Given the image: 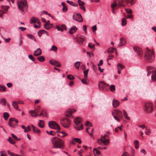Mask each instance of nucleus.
<instances>
[{
  "label": "nucleus",
  "mask_w": 156,
  "mask_h": 156,
  "mask_svg": "<svg viewBox=\"0 0 156 156\" xmlns=\"http://www.w3.org/2000/svg\"><path fill=\"white\" fill-rule=\"evenodd\" d=\"M51 143L53 144V148H59L63 149L65 147L64 141L61 139L55 137L52 138L51 140Z\"/></svg>",
  "instance_id": "1"
},
{
  "label": "nucleus",
  "mask_w": 156,
  "mask_h": 156,
  "mask_svg": "<svg viewBox=\"0 0 156 156\" xmlns=\"http://www.w3.org/2000/svg\"><path fill=\"white\" fill-rule=\"evenodd\" d=\"M144 57L145 60L147 62H151L154 58V51L153 50H150L147 48V50L144 54Z\"/></svg>",
  "instance_id": "2"
},
{
  "label": "nucleus",
  "mask_w": 156,
  "mask_h": 156,
  "mask_svg": "<svg viewBox=\"0 0 156 156\" xmlns=\"http://www.w3.org/2000/svg\"><path fill=\"white\" fill-rule=\"evenodd\" d=\"M144 110L147 114L151 113L154 110L153 105L151 101L145 102L144 105Z\"/></svg>",
  "instance_id": "3"
},
{
  "label": "nucleus",
  "mask_w": 156,
  "mask_h": 156,
  "mask_svg": "<svg viewBox=\"0 0 156 156\" xmlns=\"http://www.w3.org/2000/svg\"><path fill=\"white\" fill-rule=\"evenodd\" d=\"M81 119L80 117H77L74 119V127L77 130L82 129L83 128V125L81 122Z\"/></svg>",
  "instance_id": "4"
},
{
  "label": "nucleus",
  "mask_w": 156,
  "mask_h": 156,
  "mask_svg": "<svg viewBox=\"0 0 156 156\" xmlns=\"http://www.w3.org/2000/svg\"><path fill=\"white\" fill-rule=\"evenodd\" d=\"M147 75H150L152 72L151 80L152 81H156V69L151 66L147 67Z\"/></svg>",
  "instance_id": "5"
},
{
  "label": "nucleus",
  "mask_w": 156,
  "mask_h": 156,
  "mask_svg": "<svg viewBox=\"0 0 156 156\" xmlns=\"http://www.w3.org/2000/svg\"><path fill=\"white\" fill-rule=\"evenodd\" d=\"M114 119L119 122L123 117L122 112L119 110H115L112 113Z\"/></svg>",
  "instance_id": "6"
},
{
  "label": "nucleus",
  "mask_w": 156,
  "mask_h": 156,
  "mask_svg": "<svg viewBox=\"0 0 156 156\" xmlns=\"http://www.w3.org/2000/svg\"><path fill=\"white\" fill-rule=\"evenodd\" d=\"M17 2L18 7L20 10L23 11L24 9H27V2L25 0H18Z\"/></svg>",
  "instance_id": "7"
},
{
  "label": "nucleus",
  "mask_w": 156,
  "mask_h": 156,
  "mask_svg": "<svg viewBox=\"0 0 156 156\" xmlns=\"http://www.w3.org/2000/svg\"><path fill=\"white\" fill-rule=\"evenodd\" d=\"M118 2L121 6L124 7L125 5L123 4L124 2L129 6H132L135 3L136 0H118Z\"/></svg>",
  "instance_id": "8"
},
{
  "label": "nucleus",
  "mask_w": 156,
  "mask_h": 156,
  "mask_svg": "<svg viewBox=\"0 0 156 156\" xmlns=\"http://www.w3.org/2000/svg\"><path fill=\"white\" fill-rule=\"evenodd\" d=\"M61 124L64 127L68 128L70 124V120L67 118H61L60 120Z\"/></svg>",
  "instance_id": "9"
},
{
  "label": "nucleus",
  "mask_w": 156,
  "mask_h": 156,
  "mask_svg": "<svg viewBox=\"0 0 156 156\" xmlns=\"http://www.w3.org/2000/svg\"><path fill=\"white\" fill-rule=\"evenodd\" d=\"M98 86L100 90L105 91L107 90V88L109 87V85L106 84L104 81H102L100 82Z\"/></svg>",
  "instance_id": "10"
},
{
  "label": "nucleus",
  "mask_w": 156,
  "mask_h": 156,
  "mask_svg": "<svg viewBox=\"0 0 156 156\" xmlns=\"http://www.w3.org/2000/svg\"><path fill=\"white\" fill-rule=\"evenodd\" d=\"M87 128L86 129V132L89 133L90 135H92L93 134V129L92 127V124L89 121H87L85 124Z\"/></svg>",
  "instance_id": "11"
},
{
  "label": "nucleus",
  "mask_w": 156,
  "mask_h": 156,
  "mask_svg": "<svg viewBox=\"0 0 156 156\" xmlns=\"http://www.w3.org/2000/svg\"><path fill=\"white\" fill-rule=\"evenodd\" d=\"M103 136L101 135V138L97 139V142L100 145L102 146L107 145L109 143V140L108 139L103 140Z\"/></svg>",
  "instance_id": "12"
},
{
  "label": "nucleus",
  "mask_w": 156,
  "mask_h": 156,
  "mask_svg": "<svg viewBox=\"0 0 156 156\" xmlns=\"http://www.w3.org/2000/svg\"><path fill=\"white\" fill-rule=\"evenodd\" d=\"M31 23H33L35 28H38L40 26V21L37 18L32 17L30 22Z\"/></svg>",
  "instance_id": "13"
},
{
  "label": "nucleus",
  "mask_w": 156,
  "mask_h": 156,
  "mask_svg": "<svg viewBox=\"0 0 156 156\" xmlns=\"http://www.w3.org/2000/svg\"><path fill=\"white\" fill-rule=\"evenodd\" d=\"M48 125L49 127L52 129H55L58 130L60 129L59 126L55 121H49L48 123Z\"/></svg>",
  "instance_id": "14"
},
{
  "label": "nucleus",
  "mask_w": 156,
  "mask_h": 156,
  "mask_svg": "<svg viewBox=\"0 0 156 156\" xmlns=\"http://www.w3.org/2000/svg\"><path fill=\"white\" fill-rule=\"evenodd\" d=\"M73 19L74 20L80 22H82L83 21L82 16L80 13H74L73 16Z\"/></svg>",
  "instance_id": "15"
},
{
  "label": "nucleus",
  "mask_w": 156,
  "mask_h": 156,
  "mask_svg": "<svg viewBox=\"0 0 156 156\" xmlns=\"http://www.w3.org/2000/svg\"><path fill=\"white\" fill-rule=\"evenodd\" d=\"M1 8L3 11L0 9V17H2L3 14L7 12L9 8V7L8 6L2 5Z\"/></svg>",
  "instance_id": "16"
},
{
  "label": "nucleus",
  "mask_w": 156,
  "mask_h": 156,
  "mask_svg": "<svg viewBox=\"0 0 156 156\" xmlns=\"http://www.w3.org/2000/svg\"><path fill=\"white\" fill-rule=\"evenodd\" d=\"M76 111V110L75 109L73 110L69 109L67 110L65 113V115L67 117L73 118V116L72 115V114Z\"/></svg>",
  "instance_id": "17"
},
{
  "label": "nucleus",
  "mask_w": 156,
  "mask_h": 156,
  "mask_svg": "<svg viewBox=\"0 0 156 156\" xmlns=\"http://www.w3.org/2000/svg\"><path fill=\"white\" fill-rule=\"evenodd\" d=\"M133 49L136 52L137 54L140 57L142 56L143 55V52L142 50L138 47H134Z\"/></svg>",
  "instance_id": "18"
},
{
  "label": "nucleus",
  "mask_w": 156,
  "mask_h": 156,
  "mask_svg": "<svg viewBox=\"0 0 156 156\" xmlns=\"http://www.w3.org/2000/svg\"><path fill=\"white\" fill-rule=\"evenodd\" d=\"M118 6H119V7H120L121 6L119 4V3L117 4L116 2H114L111 4V7L112 8V12L113 14H116V12L115 9V8L116 7Z\"/></svg>",
  "instance_id": "19"
},
{
  "label": "nucleus",
  "mask_w": 156,
  "mask_h": 156,
  "mask_svg": "<svg viewBox=\"0 0 156 156\" xmlns=\"http://www.w3.org/2000/svg\"><path fill=\"white\" fill-rule=\"evenodd\" d=\"M56 28L58 31H63L64 30H66V27L65 24L56 25Z\"/></svg>",
  "instance_id": "20"
},
{
  "label": "nucleus",
  "mask_w": 156,
  "mask_h": 156,
  "mask_svg": "<svg viewBox=\"0 0 156 156\" xmlns=\"http://www.w3.org/2000/svg\"><path fill=\"white\" fill-rule=\"evenodd\" d=\"M50 64L52 65L57 66L58 67H60L61 66V64L58 61L54 60H51L49 61Z\"/></svg>",
  "instance_id": "21"
},
{
  "label": "nucleus",
  "mask_w": 156,
  "mask_h": 156,
  "mask_svg": "<svg viewBox=\"0 0 156 156\" xmlns=\"http://www.w3.org/2000/svg\"><path fill=\"white\" fill-rule=\"evenodd\" d=\"M76 40L78 42L79 44H82L83 42L85 41V38H83L81 37L78 36L76 38Z\"/></svg>",
  "instance_id": "22"
},
{
  "label": "nucleus",
  "mask_w": 156,
  "mask_h": 156,
  "mask_svg": "<svg viewBox=\"0 0 156 156\" xmlns=\"http://www.w3.org/2000/svg\"><path fill=\"white\" fill-rule=\"evenodd\" d=\"M117 68L118 69V73L119 74H120L121 73V70L123 69H124L125 67L123 66L122 64L120 63H119L117 64Z\"/></svg>",
  "instance_id": "23"
},
{
  "label": "nucleus",
  "mask_w": 156,
  "mask_h": 156,
  "mask_svg": "<svg viewBox=\"0 0 156 156\" xmlns=\"http://www.w3.org/2000/svg\"><path fill=\"white\" fill-rule=\"evenodd\" d=\"M79 5L80 6V8L83 9L84 12L86 11L85 7L83 6L84 5V3L80 0H78L77 2Z\"/></svg>",
  "instance_id": "24"
},
{
  "label": "nucleus",
  "mask_w": 156,
  "mask_h": 156,
  "mask_svg": "<svg viewBox=\"0 0 156 156\" xmlns=\"http://www.w3.org/2000/svg\"><path fill=\"white\" fill-rule=\"evenodd\" d=\"M42 51L40 48H38L34 52V55L35 56H38L41 54Z\"/></svg>",
  "instance_id": "25"
},
{
  "label": "nucleus",
  "mask_w": 156,
  "mask_h": 156,
  "mask_svg": "<svg viewBox=\"0 0 156 156\" xmlns=\"http://www.w3.org/2000/svg\"><path fill=\"white\" fill-rule=\"evenodd\" d=\"M112 104L113 107L115 108H116L119 105L120 103L118 100L115 99H113Z\"/></svg>",
  "instance_id": "26"
},
{
  "label": "nucleus",
  "mask_w": 156,
  "mask_h": 156,
  "mask_svg": "<svg viewBox=\"0 0 156 156\" xmlns=\"http://www.w3.org/2000/svg\"><path fill=\"white\" fill-rule=\"evenodd\" d=\"M57 132L59 133L58 136L61 138H63L67 136V134L63 131H57Z\"/></svg>",
  "instance_id": "27"
},
{
  "label": "nucleus",
  "mask_w": 156,
  "mask_h": 156,
  "mask_svg": "<svg viewBox=\"0 0 156 156\" xmlns=\"http://www.w3.org/2000/svg\"><path fill=\"white\" fill-rule=\"evenodd\" d=\"M77 28L75 27L74 26L72 27L69 30L68 32L70 34H72L75 33L77 30Z\"/></svg>",
  "instance_id": "28"
},
{
  "label": "nucleus",
  "mask_w": 156,
  "mask_h": 156,
  "mask_svg": "<svg viewBox=\"0 0 156 156\" xmlns=\"http://www.w3.org/2000/svg\"><path fill=\"white\" fill-rule=\"evenodd\" d=\"M12 120H14L13 118H10L9 120L8 124L9 126L12 128H15L16 127V125L13 123Z\"/></svg>",
  "instance_id": "29"
},
{
  "label": "nucleus",
  "mask_w": 156,
  "mask_h": 156,
  "mask_svg": "<svg viewBox=\"0 0 156 156\" xmlns=\"http://www.w3.org/2000/svg\"><path fill=\"white\" fill-rule=\"evenodd\" d=\"M126 43V41L125 39L124 38H121L120 39V43L119 45V46H122L125 45Z\"/></svg>",
  "instance_id": "30"
},
{
  "label": "nucleus",
  "mask_w": 156,
  "mask_h": 156,
  "mask_svg": "<svg viewBox=\"0 0 156 156\" xmlns=\"http://www.w3.org/2000/svg\"><path fill=\"white\" fill-rule=\"evenodd\" d=\"M93 153L94 155L98 156L100 154V151L97 148H94L93 150Z\"/></svg>",
  "instance_id": "31"
},
{
  "label": "nucleus",
  "mask_w": 156,
  "mask_h": 156,
  "mask_svg": "<svg viewBox=\"0 0 156 156\" xmlns=\"http://www.w3.org/2000/svg\"><path fill=\"white\" fill-rule=\"evenodd\" d=\"M62 5L63 6L62 11L64 12H66L68 9L67 6L66 4L64 2H62L61 3Z\"/></svg>",
  "instance_id": "32"
},
{
  "label": "nucleus",
  "mask_w": 156,
  "mask_h": 156,
  "mask_svg": "<svg viewBox=\"0 0 156 156\" xmlns=\"http://www.w3.org/2000/svg\"><path fill=\"white\" fill-rule=\"evenodd\" d=\"M32 116L36 117L38 116L37 112L34 110H31L29 112Z\"/></svg>",
  "instance_id": "33"
},
{
  "label": "nucleus",
  "mask_w": 156,
  "mask_h": 156,
  "mask_svg": "<svg viewBox=\"0 0 156 156\" xmlns=\"http://www.w3.org/2000/svg\"><path fill=\"white\" fill-rule=\"evenodd\" d=\"M32 127L33 128V131L34 132L36 133H40V131L37 128L35 127L34 125H32Z\"/></svg>",
  "instance_id": "34"
},
{
  "label": "nucleus",
  "mask_w": 156,
  "mask_h": 156,
  "mask_svg": "<svg viewBox=\"0 0 156 156\" xmlns=\"http://www.w3.org/2000/svg\"><path fill=\"white\" fill-rule=\"evenodd\" d=\"M53 26L52 24H44V28L47 30H49Z\"/></svg>",
  "instance_id": "35"
},
{
  "label": "nucleus",
  "mask_w": 156,
  "mask_h": 156,
  "mask_svg": "<svg viewBox=\"0 0 156 156\" xmlns=\"http://www.w3.org/2000/svg\"><path fill=\"white\" fill-rule=\"evenodd\" d=\"M134 144L135 146V147L136 149H137L139 147V142L137 140H135L134 141Z\"/></svg>",
  "instance_id": "36"
},
{
  "label": "nucleus",
  "mask_w": 156,
  "mask_h": 156,
  "mask_svg": "<svg viewBox=\"0 0 156 156\" xmlns=\"http://www.w3.org/2000/svg\"><path fill=\"white\" fill-rule=\"evenodd\" d=\"M0 102L1 104L5 106L6 103V100L5 98H2L0 99Z\"/></svg>",
  "instance_id": "37"
},
{
  "label": "nucleus",
  "mask_w": 156,
  "mask_h": 156,
  "mask_svg": "<svg viewBox=\"0 0 156 156\" xmlns=\"http://www.w3.org/2000/svg\"><path fill=\"white\" fill-rule=\"evenodd\" d=\"M115 50V48H113L110 47V48H109L108 49V50L107 51H106L107 52V53H113L114 52Z\"/></svg>",
  "instance_id": "38"
},
{
  "label": "nucleus",
  "mask_w": 156,
  "mask_h": 156,
  "mask_svg": "<svg viewBox=\"0 0 156 156\" xmlns=\"http://www.w3.org/2000/svg\"><path fill=\"white\" fill-rule=\"evenodd\" d=\"M12 105L15 109L18 110V107L16 101H13L12 102Z\"/></svg>",
  "instance_id": "39"
},
{
  "label": "nucleus",
  "mask_w": 156,
  "mask_h": 156,
  "mask_svg": "<svg viewBox=\"0 0 156 156\" xmlns=\"http://www.w3.org/2000/svg\"><path fill=\"white\" fill-rule=\"evenodd\" d=\"M123 111L124 112V115L125 118L127 120H129L130 118L128 115V114L124 110H123Z\"/></svg>",
  "instance_id": "40"
},
{
  "label": "nucleus",
  "mask_w": 156,
  "mask_h": 156,
  "mask_svg": "<svg viewBox=\"0 0 156 156\" xmlns=\"http://www.w3.org/2000/svg\"><path fill=\"white\" fill-rule=\"evenodd\" d=\"M39 121L40 122L38 123V126L41 128H43L44 126V121L41 120H39Z\"/></svg>",
  "instance_id": "41"
},
{
  "label": "nucleus",
  "mask_w": 156,
  "mask_h": 156,
  "mask_svg": "<svg viewBox=\"0 0 156 156\" xmlns=\"http://www.w3.org/2000/svg\"><path fill=\"white\" fill-rule=\"evenodd\" d=\"M27 37L30 38L34 40L35 42L37 41L36 39L35 38L33 35L31 34H28L27 35Z\"/></svg>",
  "instance_id": "42"
},
{
  "label": "nucleus",
  "mask_w": 156,
  "mask_h": 156,
  "mask_svg": "<svg viewBox=\"0 0 156 156\" xmlns=\"http://www.w3.org/2000/svg\"><path fill=\"white\" fill-rule=\"evenodd\" d=\"M9 117V114L8 112H5L3 114V117L5 120L8 119Z\"/></svg>",
  "instance_id": "43"
},
{
  "label": "nucleus",
  "mask_w": 156,
  "mask_h": 156,
  "mask_svg": "<svg viewBox=\"0 0 156 156\" xmlns=\"http://www.w3.org/2000/svg\"><path fill=\"white\" fill-rule=\"evenodd\" d=\"M81 82L84 84H88L89 82L87 81V77H85L81 80Z\"/></svg>",
  "instance_id": "44"
},
{
  "label": "nucleus",
  "mask_w": 156,
  "mask_h": 156,
  "mask_svg": "<svg viewBox=\"0 0 156 156\" xmlns=\"http://www.w3.org/2000/svg\"><path fill=\"white\" fill-rule=\"evenodd\" d=\"M46 31L44 30H41L38 32V35L39 37H41L42 34L44 33Z\"/></svg>",
  "instance_id": "45"
},
{
  "label": "nucleus",
  "mask_w": 156,
  "mask_h": 156,
  "mask_svg": "<svg viewBox=\"0 0 156 156\" xmlns=\"http://www.w3.org/2000/svg\"><path fill=\"white\" fill-rule=\"evenodd\" d=\"M37 59L40 62H43L45 60V58L44 56H41L37 58Z\"/></svg>",
  "instance_id": "46"
},
{
  "label": "nucleus",
  "mask_w": 156,
  "mask_h": 156,
  "mask_svg": "<svg viewBox=\"0 0 156 156\" xmlns=\"http://www.w3.org/2000/svg\"><path fill=\"white\" fill-rule=\"evenodd\" d=\"M8 141L9 142L12 144H14L15 143V142L13 139L11 137H9L8 139Z\"/></svg>",
  "instance_id": "47"
},
{
  "label": "nucleus",
  "mask_w": 156,
  "mask_h": 156,
  "mask_svg": "<svg viewBox=\"0 0 156 156\" xmlns=\"http://www.w3.org/2000/svg\"><path fill=\"white\" fill-rule=\"evenodd\" d=\"M80 64V62H77L74 64V66L77 69H79Z\"/></svg>",
  "instance_id": "48"
},
{
  "label": "nucleus",
  "mask_w": 156,
  "mask_h": 156,
  "mask_svg": "<svg viewBox=\"0 0 156 156\" xmlns=\"http://www.w3.org/2000/svg\"><path fill=\"white\" fill-rule=\"evenodd\" d=\"M73 140L74 141H76V142L78 143L79 144H80L81 143L82 141L80 139L78 138H73Z\"/></svg>",
  "instance_id": "49"
},
{
  "label": "nucleus",
  "mask_w": 156,
  "mask_h": 156,
  "mask_svg": "<svg viewBox=\"0 0 156 156\" xmlns=\"http://www.w3.org/2000/svg\"><path fill=\"white\" fill-rule=\"evenodd\" d=\"M109 89L112 92H114L115 90V86L114 85H111L109 87Z\"/></svg>",
  "instance_id": "50"
},
{
  "label": "nucleus",
  "mask_w": 156,
  "mask_h": 156,
  "mask_svg": "<svg viewBox=\"0 0 156 156\" xmlns=\"http://www.w3.org/2000/svg\"><path fill=\"white\" fill-rule=\"evenodd\" d=\"M46 132L48 134L52 136L55 135L56 134L55 132L52 131H51L50 132H49L48 131H46Z\"/></svg>",
  "instance_id": "51"
},
{
  "label": "nucleus",
  "mask_w": 156,
  "mask_h": 156,
  "mask_svg": "<svg viewBox=\"0 0 156 156\" xmlns=\"http://www.w3.org/2000/svg\"><path fill=\"white\" fill-rule=\"evenodd\" d=\"M57 49L58 48L55 45H53L51 47L50 50L53 51L55 52H56L57 51Z\"/></svg>",
  "instance_id": "52"
},
{
  "label": "nucleus",
  "mask_w": 156,
  "mask_h": 156,
  "mask_svg": "<svg viewBox=\"0 0 156 156\" xmlns=\"http://www.w3.org/2000/svg\"><path fill=\"white\" fill-rule=\"evenodd\" d=\"M6 90L5 87L2 85H0V91H4Z\"/></svg>",
  "instance_id": "53"
},
{
  "label": "nucleus",
  "mask_w": 156,
  "mask_h": 156,
  "mask_svg": "<svg viewBox=\"0 0 156 156\" xmlns=\"http://www.w3.org/2000/svg\"><path fill=\"white\" fill-rule=\"evenodd\" d=\"M88 71V69H87L86 70H84V71L83 73L84 74V76L85 77H87Z\"/></svg>",
  "instance_id": "54"
},
{
  "label": "nucleus",
  "mask_w": 156,
  "mask_h": 156,
  "mask_svg": "<svg viewBox=\"0 0 156 156\" xmlns=\"http://www.w3.org/2000/svg\"><path fill=\"white\" fill-rule=\"evenodd\" d=\"M30 130L31 128L30 126H28L24 130V132H28L30 131Z\"/></svg>",
  "instance_id": "55"
},
{
  "label": "nucleus",
  "mask_w": 156,
  "mask_h": 156,
  "mask_svg": "<svg viewBox=\"0 0 156 156\" xmlns=\"http://www.w3.org/2000/svg\"><path fill=\"white\" fill-rule=\"evenodd\" d=\"M122 25L123 26H125L126 25V21L125 18H123L122 19Z\"/></svg>",
  "instance_id": "56"
},
{
  "label": "nucleus",
  "mask_w": 156,
  "mask_h": 156,
  "mask_svg": "<svg viewBox=\"0 0 156 156\" xmlns=\"http://www.w3.org/2000/svg\"><path fill=\"white\" fill-rule=\"evenodd\" d=\"M146 131L145 132V134L147 135H149L151 133V131L147 127L146 128Z\"/></svg>",
  "instance_id": "57"
},
{
  "label": "nucleus",
  "mask_w": 156,
  "mask_h": 156,
  "mask_svg": "<svg viewBox=\"0 0 156 156\" xmlns=\"http://www.w3.org/2000/svg\"><path fill=\"white\" fill-rule=\"evenodd\" d=\"M94 47H95V45L93 44L91 45V43H89L88 44V47L90 48L93 49V50H94Z\"/></svg>",
  "instance_id": "58"
},
{
  "label": "nucleus",
  "mask_w": 156,
  "mask_h": 156,
  "mask_svg": "<svg viewBox=\"0 0 156 156\" xmlns=\"http://www.w3.org/2000/svg\"><path fill=\"white\" fill-rule=\"evenodd\" d=\"M8 153L10 156H15L16 154H15L12 152H11L10 151L8 150L7 151Z\"/></svg>",
  "instance_id": "59"
},
{
  "label": "nucleus",
  "mask_w": 156,
  "mask_h": 156,
  "mask_svg": "<svg viewBox=\"0 0 156 156\" xmlns=\"http://www.w3.org/2000/svg\"><path fill=\"white\" fill-rule=\"evenodd\" d=\"M113 57L114 56L113 55H112L111 54H109L108 55V58L107 59V61L108 62L109 60L112 59Z\"/></svg>",
  "instance_id": "60"
},
{
  "label": "nucleus",
  "mask_w": 156,
  "mask_h": 156,
  "mask_svg": "<svg viewBox=\"0 0 156 156\" xmlns=\"http://www.w3.org/2000/svg\"><path fill=\"white\" fill-rule=\"evenodd\" d=\"M67 77L68 79L71 80H73L74 78V76L71 75H68Z\"/></svg>",
  "instance_id": "61"
},
{
  "label": "nucleus",
  "mask_w": 156,
  "mask_h": 156,
  "mask_svg": "<svg viewBox=\"0 0 156 156\" xmlns=\"http://www.w3.org/2000/svg\"><path fill=\"white\" fill-rule=\"evenodd\" d=\"M92 29L93 32H94L97 30V27L96 25H95L92 27Z\"/></svg>",
  "instance_id": "62"
},
{
  "label": "nucleus",
  "mask_w": 156,
  "mask_h": 156,
  "mask_svg": "<svg viewBox=\"0 0 156 156\" xmlns=\"http://www.w3.org/2000/svg\"><path fill=\"white\" fill-rule=\"evenodd\" d=\"M40 107L39 106H38L37 107L35 108V110H34L37 113L39 112V111L40 110Z\"/></svg>",
  "instance_id": "63"
},
{
  "label": "nucleus",
  "mask_w": 156,
  "mask_h": 156,
  "mask_svg": "<svg viewBox=\"0 0 156 156\" xmlns=\"http://www.w3.org/2000/svg\"><path fill=\"white\" fill-rule=\"evenodd\" d=\"M121 156H129V154L127 152H124Z\"/></svg>",
  "instance_id": "64"
}]
</instances>
